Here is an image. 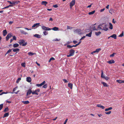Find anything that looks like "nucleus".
Instances as JSON below:
<instances>
[{"label":"nucleus","instance_id":"56","mask_svg":"<svg viewBox=\"0 0 124 124\" xmlns=\"http://www.w3.org/2000/svg\"><path fill=\"white\" fill-rule=\"evenodd\" d=\"M47 84H45L43 86V87L44 88H46L47 87Z\"/></svg>","mask_w":124,"mask_h":124},{"label":"nucleus","instance_id":"50","mask_svg":"<svg viewBox=\"0 0 124 124\" xmlns=\"http://www.w3.org/2000/svg\"><path fill=\"white\" fill-rule=\"evenodd\" d=\"M111 113V111H110L109 112H105V113L106 114H109Z\"/></svg>","mask_w":124,"mask_h":124},{"label":"nucleus","instance_id":"16","mask_svg":"<svg viewBox=\"0 0 124 124\" xmlns=\"http://www.w3.org/2000/svg\"><path fill=\"white\" fill-rule=\"evenodd\" d=\"M22 102L24 104H28L30 103L29 101H23Z\"/></svg>","mask_w":124,"mask_h":124},{"label":"nucleus","instance_id":"44","mask_svg":"<svg viewBox=\"0 0 124 124\" xmlns=\"http://www.w3.org/2000/svg\"><path fill=\"white\" fill-rule=\"evenodd\" d=\"M73 28L72 27H70V26H67V29H71Z\"/></svg>","mask_w":124,"mask_h":124},{"label":"nucleus","instance_id":"29","mask_svg":"<svg viewBox=\"0 0 124 124\" xmlns=\"http://www.w3.org/2000/svg\"><path fill=\"white\" fill-rule=\"evenodd\" d=\"M102 83L103 84L104 86L107 87L108 86V85L105 82H102Z\"/></svg>","mask_w":124,"mask_h":124},{"label":"nucleus","instance_id":"49","mask_svg":"<svg viewBox=\"0 0 124 124\" xmlns=\"http://www.w3.org/2000/svg\"><path fill=\"white\" fill-rule=\"evenodd\" d=\"M10 38L9 36L8 37V35H7V36L6 37V40L7 41H8Z\"/></svg>","mask_w":124,"mask_h":124},{"label":"nucleus","instance_id":"35","mask_svg":"<svg viewBox=\"0 0 124 124\" xmlns=\"http://www.w3.org/2000/svg\"><path fill=\"white\" fill-rule=\"evenodd\" d=\"M101 33V31H99L98 32H95V34L97 36H98L100 35Z\"/></svg>","mask_w":124,"mask_h":124},{"label":"nucleus","instance_id":"47","mask_svg":"<svg viewBox=\"0 0 124 124\" xmlns=\"http://www.w3.org/2000/svg\"><path fill=\"white\" fill-rule=\"evenodd\" d=\"M85 36H84L83 37H82L81 38V39H80L79 40L81 41L82 40L84 39L85 38Z\"/></svg>","mask_w":124,"mask_h":124},{"label":"nucleus","instance_id":"5","mask_svg":"<svg viewBox=\"0 0 124 124\" xmlns=\"http://www.w3.org/2000/svg\"><path fill=\"white\" fill-rule=\"evenodd\" d=\"M40 91V89H38L35 90V91L33 90L32 92V94H36V95H38L39 93H38V92Z\"/></svg>","mask_w":124,"mask_h":124},{"label":"nucleus","instance_id":"11","mask_svg":"<svg viewBox=\"0 0 124 124\" xmlns=\"http://www.w3.org/2000/svg\"><path fill=\"white\" fill-rule=\"evenodd\" d=\"M115 62L114 61V60H112L109 61L107 62L110 64L113 63Z\"/></svg>","mask_w":124,"mask_h":124},{"label":"nucleus","instance_id":"27","mask_svg":"<svg viewBox=\"0 0 124 124\" xmlns=\"http://www.w3.org/2000/svg\"><path fill=\"white\" fill-rule=\"evenodd\" d=\"M112 109V108L111 107H109V108H106L105 109V111H108L109 110H111Z\"/></svg>","mask_w":124,"mask_h":124},{"label":"nucleus","instance_id":"58","mask_svg":"<svg viewBox=\"0 0 124 124\" xmlns=\"http://www.w3.org/2000/svg\"><path fill=\"white\" fill-rule=\"evenodd\" d=\"M8 93L7 92H3L0 94V95H1L3 94H7Z\"/></svg>","mask_w":124,"mask_h":124},{"label":"nucleus","instance_id":"32","mask_svg":"<svg viewBox=\"0 0 124 124\" xmlns=\"http://www.w3.org/2000/svg\"><path fill=\"white\" fill-rule=\"evenodd\" d=\"M60 40V39H54L53 40V41H58Z\"/></svg>","mask_w":124,"mask_h":124},{"label":"nucleus","instance_id":"54","mask_svg":"<svg viewBox=\"0 0 124 124\" xmlns=\"http://www.w3.org/2000/svg\"><path fill=\"white\" fill-rule=\"evenodd\" d=\"M63 81H64L65 83L68 82V81L66 79H63Z\"/></svg>","mask_w":124,"mask_h":124},{"label":"nucleus","instance_id":"10","mask_svg":"<svg viewBox=\"0 0 124 124\" xmlns=\"http://www.w3.org/2000/svg\"><path fill=\"white\" fill-rule=\"evenodd\" d=\"M116 35L115 34H113L112 35L110 36V37H111L112 38H114V39H116Z\"/></svg>","mask_w":124,"mask_h":124},{"label":"nucleus","instance_id":"19","mask_svg":"<svg viewBox=\"0 0 124 124\" xmlns=\"http://www.w3.org/2000/svg\"><path fill=\"white\" fill-rule=\"evenodd\" d=\"M68 86L70 87L71 89H72L73 86V84L70 83H69L68 84Z\"/></svg>","mask_w":124,"mask_h":124},{"label":"nucleus","instance_id":"38","mask_svg":"<svg viewBox=\"0 0 124 124\" xmlns=\"http://www.w3.org/2000/svg\"><path fill=\"white\" fill-rule=\"evenodd\" d=\"M124 36V32L123 31H122V33L118 36L119 37H122Z\"/></svg>","mask_w":124,"mask_h":124},{"label":"nucleus","instance_id":"45","mask_svg":"<svg viewBox=\"0 0 124 124\" xmlns=\"http://www.w3.org/2000/svg\"><path fill=\"white\" fill-rule=\"evenodd\" d=\"M21 78H18L16 80V82L18 83L21 80Z\"/></svg>","mask_w":124,"mask_h":124},{"label":"nucleus","instance_id":"40","mask_svg":"<svg viewBox=\"0 0 124 124\" xmlns=\"http://www.w3.org/2000/svg\"><path fill=\"white\" fill-rule=\"evenodd\" d=\"M54 60L55 59L54 58L52 57L49 60V62H50L51 61H54Z\"/></svg>","mask_w":124,"mask_h":124},{"label":"nucleus","instance_id":"52","mask_svg":"<svg viewBox=\"0 0 124 124\" xmlns=\"http://www.w3.org/2000/svg\"><path fill=\"white\" fill-rule=\"evenodd\" d=\"M115 54V53H114L110 55V57H113L114 56Z\"/></svg>","mask_w":124,"mask_h":124},{"label":"nucleus","instance_id":"34","mask_svg":"<svg viewBox=\"0 0 124 124\" xmlns=\"http://www.w3.org/2000/svg\"><path fill=\"white\" fill-rule=\"evenodd\" d=\"M21 66L24 67H25L26 64L25 62H23L21 63Z\"/></svg>","mask_w":124,"mask_h":124},{"label":"nucleus","instance_id":"36","mask_svg":"<svg viewBox=\"0 0 124 124\" xmlns=\"http://www.w3.org/2000/svg\"><path fill=\"white\" fill-rule=\"evenodd\" d=\"M77 33L78 34L81 35L83 34V33L82 31H77Z\"/></svg>","mask_w":124,"mask_h":124},{"label":"nucleus","instance_id":"23","mask_svg":"<svg viewBox=\"0 0 124 124\" xmlns=\"http://www.w3.org/2000/svg\"><path fill=\"white\" fill-rule=\"evenodd\" d=\"M19 46L18 44L16 43L14 44L13 45V46L14 47H18Z\"/></svg>","mask_w":124,"mask_h":124},{"label":"nucleus","instance_id":"2","mask_svg":"<svg viewBox=\"0 0 124 124\" xmlns=\"http://www.w3.org/2000/svg\"><path fill=\"white\" fill-rule=\"evenodd\" d=\"M42 28L45 30L50 31L51 30L54 31H57L58 30V28L56 27H54L52 28H50L48 27H46L45 26H43L42 27Z\"/></svg>","mask_w":124,"mask_h":124},{"label":"nucleus","instance_id":"31","mask_svg":"<svg viewBox=\"0 0 124 124\" xmlns=\"http://www.w3.org/2000/svg\"><path fill=\"white\" fill-rule=\"evenodd\" d=\"M109 28L111 29H113V25L112 24L110 23H109Z\"/></svg>","mask_w":124,"mask_h":124},{"label":"nucleus","instance_id":"64","mask_svg":"<svg viewBox=\"0 0 124 124\" xmlns=\"http://www.w3.org/2000/svg\"><path fill=\"white\" fill-rule=\"evenodd\" d=\"M73 42L74 44H75L77 42L76 41L74 40L73 41Z\"/></svg>","mask_w":124,"mask_h":124},{"label":"nucleus","instance_id":"15","mask_svg":"<svg viewBox=\"0 0 124 124\" xmlns=\"http://www.w3.org/2000/svg\"><path fill=\"white\" fill-rule=\"evenodd\" d=\"M13 51L14 52H18L20 51V49H19L18 48H16L15 49H13Z\"/></svg>","mask_w":124,"mask_h":124},{"label":"nucleus","instance_id":"33","mask_svg":"<svg viewBox=\"0 0 124 124\" xmlns=\"http://www.w3.org/2000/svg\"><path fill=\"white\" fill-rule=\"evenodd\" d=\"M9 109L8 107L6 108L4 110V112H8V111Z\"/></svg>","mask_w":124,"mask_h":124},{"label":"nucleus","instance_id":"14","mask_svg":"<svg viewBox=\"0 0 124 124\" xmlns=\"http://www.w3.org/2000/svg\"><path fill=\"white\" fill-rule=\"evenodd\" d=\"M92 32L90 31V32L88 34H87L86 35V36H88L89 37H91V35L92 34Z\"/></svg>","mask_w":124,"mask_h":124},{"label":"nucleus","instance_id":"24","mask_svg":"<svg viewBox=\"0 0 124 124\" xmlns=\"http://www.w3.org/2000/svg\"><path fill=\"white\" fill-rule=\"evenodd\" d=\"M101 77L102 78H103L104 79L105 76L103 75V70L101 71Z\"/></svg>","mask_w":124,"mask_h":124},{"label":"nucleus","instance_id":"57","mask_svg":"<svg viewBox=\"0 0 124 124\" xmlns=\"http://www.w3.org/2000/svg\"><path fill=\"white\" fill-rule=\"evenodd\" d=\"M13 39L14 40H16V38L15 36H14L13 37Z\"/></svg>","mask_w":124,"mask_h":124},{"label":"nucleus","instance_id":"61","mask_svg":"<svg viewBox=\"0 0 124 124\" xmlns=\"http://www.w3.org/2000/svg\"><path fill=\"white\" fill-rule=\"evenodd\" d=\"M78 46V45H77V44H76L75 45H72L73 47H76L77 46Z\"/></svg>","mask_w":124,"mask_h":124},{"label":"nucleus","instance_id":"4","mask_svg":"<svg viewBox=\"0 0 124 124\" xmlns=\"http://www.w3.org/2000/svg\"><path fill=\"white\" fill-rule=\"evenodd\" d=\"M75 51L73 49H71L69 50L70 54L68 55H67V57H69L73 55L75 53Z\"/></svg>","mask_w":124,"mask_h":124},{"label":"nucleus","instance_id":"37","mask_svg":"<svg viewBox=\"0 0 124 124\" xmlns=\"http://www.w3.org/2000/svg\"><path fill=\"white\" fill-rule=\"evenodd\" d=\"M101 50V48H98V49H97L96 50V53H98L99 52V51H100Z\"/></svg>","mask_w":124,"mask_h":124},{"label":"nucleus","instance_id":"18","mask_svg":"<svg viewBox=\"0 0 124 124\" xmlns=\"http://www.w3.org/2000/svg\"><path fill=\"white\" fill-rule=\"evenodd\" d=\"M97 106L99 107H100L102 109H104L105 108L104 106H103L101 105L98 104L97 105Z\"/></svg>","mask_w":124,"mask_h":124},{"label":"nucleus","instance_id":"53","mask_svg":"<svg viewBox=\"0 0 124 124\" xmlns=\"http://www.w3.org/2000/svg\"><path fill=\"white\" fill-rule=\"evenodd\" d=\"M21 33H22L23 34H27V32H26L25 31H21Z\"/></svg>","mask_w":124,"mask_h":124},{"label":"nucleus","instance_id":"12","mask_svg":"<svg viewBox=\"0 0 124 124\" xmlns=\"http://www.w3.org/2000/svg\"><path fill=\"white\" fill-rule=\"evenodd\" d=\"M31 80V79L30 77H28L26 78V81L29 82H30Z\"/></svg>","mask_w":124,"mask_h":124},{"label":"nucleus","instance_id":"9","mask_svg":"<svg viewBox=\"0 0 124 124\" xmlns=\"http://www.w3.org/2000/svg\"><path fill=\"white\" fill-rule=\"evenodd\" d=\"M33 36L34 37L38 38H40L41 37V35L37 34H35V35H34Z\"/></svg>","mask_w":124,"mask_h":124},{"label":"nucleus","instance_id":"26","mask_svg":"<svg viewBox=\"0 0 124 124\" xmlns=\"http://www.w3.org/2000/svg\"><path fill=\"white\" fill-rule=\"evenodd\" d=\"M95 10H93L92 12H89L88 13V14L89 15H91L94 14L95 12Z\"/></svg>","mask_w":124,"mask_h":124},{"label":"nucleus","instance_id":"17","mask_svg":"<svg viewBox=\"0 0 124 124\" xmlns=\"http://www.w3.org/2000/svg\"><path fill=\"white\" fill-rule=\"evenodd\" d=\"M47 2L45 1H42L41 4L42 5H44L46 6L47 4Z\"/></svg>","mask_w":124,"mask_h":124},{"label":"nucleus","instance_id":"63","mask_svg":"<svg viewBox=\"0 0 124 124\" xmlns=\"http://www.w3.org/2000/svg\"><path fill=\"white\" fill-rule=\"evenodd\" d=\"M6 102L8 103H10L11 102V101H8V100H7L6 101Z\"/></svg>","mask_w":124,"mask_h":124},{"label":"nucleus","instance_id":"28","mask_svg":"<svg viewBox=\"0 0 124 124\" xmlns=\"http://www.w3.org/2000/svg\"><path fill=\"white\" fill-rule=\"evenodd\" d=\"M12 2H11V1H8L7 2L8 3H9L10 4H11V5H13V6L14 5V1H12Z\"/></svg>","mask_w":124,"mask_h":124},{"label":"nucleus","instance_id":"20","mask_svg":"<svg viewBox=\"0 0 124 124\" xmlns=\"http://www.w3.org/2000/svg\"><path fill=\"white\" fill-rule=\"evenodd\" d=\"M91 29H92V30L93 31H94V30H96L97 31L98 29H96L95 28V27L94 26H93L92 27H91Z\"/></svg>","mask_w":124,"mask_h":124},{"label":"nucleus","instance_id":"3","mask_svg":"<svg viewBox=\"0 0 124 124\" xmlns=\"http://www.w3.org/2000/svg\"><path fill=\"white\" fill-rule=\"evenodd\" d=\"M18 43L20 45H22L23 46H25L27 44V42H25V41L23 39H20Z\"/></svg>","mask_w":124,"mask_h":124},{"label":"nucleus","instance_id":"62","mask_svg":"<svg viewBox=\"0 0 124 124\" xmlns=\"http://www.w3.org/2000/svg\"><path fill=\"white\" fill-rule=\"evenodd\" d=\"M9 24H11L13 23V22L12 21H9Z\"/></svg>","mask_w":124,"mask_h":124},{"label":"nucleus","instance_id":"8","mask_svg":"<svg viewBox=\"0 0 124 124\" xmlns=\"http://www.w3.org/2000/svg\"><path fill=\"white\" fill-rule=\"evenodd\" d=\"M45 83V81H43L42 83L40 84H38L36 85L38 87L41 86L43 85Z\"/></svg>","mask_w":124,"mask_h":124},{"label":"nucleus","instance_id":"41","mask_svg":"<svg viewBox=\"0 0 124 124\" xmlns=\"http://www.w3.org/2000/svg\"><path fill=\"white\" fill-rule=\"evenodd\" d=\"M67 47L68 48H71L72 47H73L72 46H71L70 45H67Z\"/></svg>","mask_w":124,"mask_h":124},{"label":"nucleus","instance_id":"48","mask_svg":"<svg viewBox=\"0 0 124 124\" xmlns=\"http://www.w3.org/2000/svg\"><path fill=\"white\" fill-rule=\"evenodd\" d=\"M7 35H8V37L9 36L10 38L11 37V36H12V35L10 33L8 34Z\"/></svg>","mask_w":124,"mask_h":124},{"label":"nucleus","instance_id":"30","mask_svg":"<svg viewBox=\"0 0 124 124\" xmlns=\"http://www.w3.org/2000/svg\"><path fill=\"white\" fill-rule=\"evenodd\" d=\"M12 50V49H9L7 51V53H6L5 54V55H6V54H7L9 53H10L11 51Z\"/></svg>","mask_w":124,"mask_h":124},{"label":"nucleus","instance_id":"13","mask_svg":"<svg viewBox=\"0 0 124 124\" xmlns=\"http://www.w3.org/2000/svg\"><path fill=\"white\" fill-rule=\"evenodd\" d=\"M40 24L39 23H36L34 24L32 26V27L33 28L34 27H37Z\"/></svg>","mask_w":124,"mask_h":124},{"label":"nucleus","instance_id":"51","mask_svg":"<svg viewBox=\"0 0 124 124\" xmlns=\"http://www.w3.org/2000/svg\"><path fill=\"white\" fill-rule=\"evenodd\" d=\"M47 31H43V34L45 35H46L48 34Z\"/></svg>","mask_w":124,"mask_h":124},{"label":"nucleus","instance_id":"25","mask_svg":"<svg viewBox=\"0 0 124 124\" xmlns=\"http://www.w3.org/2000/svg\"><path fill=\"white\" fill-rule=\"evenodd\" d=\"M14 3V5H15L18 4L19 3L20 1H13Z\"/></svg>","mask_w":124,"mask_h":124},{"label":"nucleus","instance_id":"43","mask_svg":"<svg viewBox=\"0 0 124 124\" xmlns=\"http://www.w3.org/2000/svg\"><path fill=\"white\" fill-rule=\"evenodd\" d=\"M3 104H2L0 105V110H1L3 108Z\"/></svg>","mask_w":124,"mask_h":124},{"label":"nucleus","instance_id":"7","mask_svg":"<svg viewBox=\"0 0 124 124\" xmlns=\"http://www.w3.org/2000/svg\"><path fill=\"white\" fill-rule=\"evenodd\" d=\"M32 91L31 90V88H30L27 91L26 93V96H27L28 95H30L31 93H32Z\"/></svg>","mask_w":124,"mask_h":124},{"label":"nucleus","instance_id":"46","mask_svg":"<svg viewBox=\"0 0 124 124\" xmlns=\"http://www.w3.org/2000/svg\"><path fill=\"white\" fill-rule=\"evenodd\" d=\"M104 79H105V80H108V79H109V78L107 77L106 76L105 77Z\"/></svg>","mask_w":124,"mask_h":124},{"label":"nucleus","instance_id":"60","mask_svg":"<svg viewBox=\"0 0 124 124\" xmlns=\"http://www.w3.org/2000/svg\"><path fill=\"white\" fill-rule=\"evenodd\" d=\"M68 120V119H66L65 120L63 124H66V123L67 122V121Z\"/></svg>","mask_w":124,"mask_h":124},{"label":"nucleus","instance_id":"59","mask_svg":"<svg viewBox=\"0 0 124 124\" xmlns=\"http://www.w3.org/2000/svg\"><path fill=\"white\" fill-rule=\"evenodd\" d=\"M105 9V8H103V9H101L100 10V12H102L103 11H104Z\"/></svg>","mask_w":124,"mask_h":124},{"label":"nucleus","instance_id":"6","mask_svg":"<svg viewBox=\"0 0 124 124\" xmlns=\"http://www.w3.org/2000/svg\"><path fill=\"white\" fill-rule=\"evenodd\" d=\"M75 0H72L71 2L70 3V8H71L72 7L74 6L75 4Z\"/></svg>","mask_w":124,"mask_h":124},{"label":"nucleus","instance_id":"42","mask_svg":"<svg viewBox=\"0 0 124 124\" xmlns=\"http://www.w3.org/2000/svg\"><path fill=\"white\" fill-rule=\"evenodd\" d=\"M116 81L117 82L119 83H122V80H117Z\"/></svg>","mask_w":124,"mask_h":124},{"label":"nucleus","instance_id":"1","mask_svg":"<svg viewBox=\"0 0 124 124\" xmlns=\"http://www.w3.org/2000/svg\"><path fill=\"white\" fill-rule=\"evenodd\" d=\"M98 29H101L103 30L107 31L108 30V26L105 24H103L98 26Z\"/></svg>","mask_w":124,"mask_h":124},{"label":"nucleus","instance_id":"55","mask_svg":"<svg viewBox=\"0 0 124 124\" xmlns=\"http://www.w3.org/2000/svg\"><path fill=\"white\" fill-rule=\"evenodd\" d=\"M53 7L55 8H57L58 7V6L57 5L55 4V5H54L53 6Z\"/></svg>","mask_w":124,"mask_h":124},{"label":"nucleus","instance_id":"22","mask_svg":"<svg viewBox=\"0 0 124 124\" xmlns=\"http://www.w3.org/2000/svg\"><path fill=\"white\" fill-rule=\"evenodd\" d=\"M35 54H36V53H33L31 52H30L28 53V54L30 56H32Z\"/></svg>","mask_w":124,"mask_h":124},{"label":"nucleus","instance_id":"39","mask_svg":"<svg viewBox=\"0 0 124 124\" xmlns=\"http://www.w3.org/2000/svg\"><path fill=\"white\" fill-rule=\"evenodd\" d=\"M3 34L4 36H5L8 33L7 31H3Z\"/></svg>","mask_w":124,"mask_h":124},{"label":"nucleus","instance_id":"21","mask_svg":"<svg viewBox=\"0 0 124 124\" xmlns=\"http://www.w3.org/2000/svg\"><path fill=\"white\" fill-rule=\"evenodd\" d=\"M9 115V113H5L4 114V116L3 117H8V116Z\"/></svg>","mask_w":124,"mask_h":124}]
</instances>
